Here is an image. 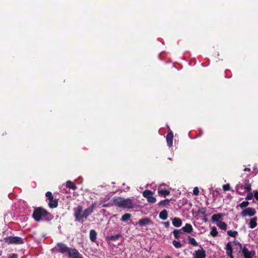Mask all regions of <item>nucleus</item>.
Wrapping results in <instances>:
<instances>
[{
	"instance_id": "f257e3e1",
	"label": "nucleus",
	"mask_w": 258,
	"mask_h": 258,
	"mask_svg": "<svg viewBox=\"0 0 258 258\" xmlns=\"http://www.w3.org/2000/svg\"><path fill=\"white\" fill-rule=\"evenodd\" d=\"M96 205V203H93L91 206L86 209L83 212L82 206L79 205L74 208V216L75 218V221L83 223L84 220L93 213Z\"/></svg>"
},
{
	"instance_id": "f03ea898",
	"label": "nucleus",
	"mask_w": 258,
	"mask_h": 258,
	"mask_svg": "<svg viewBox=\"0 0 258 258\" xmlns=\"http://www.w3.org/2000/svg\"><path fill=\"white\" fill-rule=\"evenodd\" d=\"M112 204L123 209H133L135 204L130 198L124 199L120 197H115L112 200Z\"/></svg>"
},
{
	"instance_id": "7ed1b4c3",
	"label": "nucleus",
	"mask_w": 258,
	"mask_h": 258,
	"mask_svg": "<svg viewBox=\"0 0 258 258\" xmlns=\"http://www.w3.org/2000/svg\"><path fill=\"white\" fill-rule=\"evenodd\" d=\"M32 217L36 221H40L41 220L49 221L53 218L50 213L41 207L35 209L32 214Z\"/></svg>"
},
{
	"instance_id": "20e7f679",
	"label": "nucleus",
	"mask_w": 258,
	"mask_h": 258,
	"mask_svg": "<svg viewBox=\"0 0 258 258\" xmlns=\"http://www.w3.org/2000/svg\"><path fill=\"white\" fill-rule=\"evenodd\" d=\"M71 249L66 244L62 242H59L57 243L53 250L56 252H60L61 254L68 255Z\"/></svg>"
},
{
	"instance_id": "39448f33",
	"label": "nucleus",
	"mask_w": 258,
	"mask_h": 258,
	"mask_svg": "<svg viewBox=\"0 0 258 258\" xmlns=\"http://www.w3.org/2000/svg\"><path fill=\"white\" fill-rule=\"evenodd\" d=\"M5 241L8 244H21L24 243V239L19 236H7Z\"/></svg>"
},
{
	"instance_id": "423d86ee",
	"label": "nucleus",
	"mask_w": 258,
	"mask_h": 258,
	"mask_svg": "<svg viewBox=\"0 0 258 258\" xmlns=\"http://www.w3.org/2000/svg\"><path fill=\"white\" fill-rule=\"evenodd\" d=\"M244 258H252L255 254L254 250H249L245 246L241 249Z\"/></svg>"
},
{
	"instance_id": "0eeeda50",
	"label": "nucleus",
	"mask_w": 258,
	"mask_h": 258,
	"mask_svg": "<svg viewBox=\"0 0 258 258\" xmlns=\"http://www.w3.org/2000/svg\"><path fill=\"white\" fill-rule=\"evenodd\" d=\"M255 213L256 211L254 208L249 207L243 210L241 213V215L244 217L246 216L252 217L254 216Z\"/></svg>"
},
{
	"instance_id": "6e6552de",
	"label": "nucleus",
	"mask_w": 258,
	"mask_h": 258,
	"mask_svg": "<svg viewBox=\"0 0 258 258\" xmlns=\"http://www.w3.org/2000/svg\"><path fill=\"white\" fill-rule=\"evenodd\" d=\"M193 256L194 258H206V251L203 248L201 247V249L195 251Z\"/></svg>"
},
{
	"instance_id": "1a4fd4ad",
	"label": "nucleus",
	"mask_w": 258,
	"mask_h": 258,
	"mask_svg": "<svg viewBox=\"0 0 258 258\" xmlns=\"http://www.w3.org/2000/svg\"><path fill=\"white\" fill-rule=\"evenodd\" d=\"M68 256L69 258H83L78 250L75 248H71Z\"/></svg>"
},
{
	"instance_id": "9d476101",
	"label": "nucleus",
	"mask_w": 258,
	"mask_h": 258,
	"mask_svg": "<svg viewBox=\"0 0 258 258\" xmlns=\"http://www.w3.org/2000/svg\"><path fill=\"white\" fill-rule=\"evenodd\" d=\"M173 135L171 131L168 132L166 136V141L167 145L170 147L172 146Z\"/></svg>"
},
{
	"instance_id": "9b49d317",
	"label": "nucleus",
	"mask_w": 258,
	"mask_h": 258,
	"mask_svg": "<svg viewBox=\"0 0 258 258\" xmlns=\"http://www.w3.org/2000/svg\"><path fill=\"white\" fill-rule=\"evenodd\" d=\"M150 223H151V220L148 218L141 219L138 223V224L141 227L149 225Z\"/></svg>"
},
{
	"instance_id": "f8f14e48",
	"label": "nucleus",
	"mask_w": 258,
	"mask_h": 258,
	"mask_svg": "<svg viewBox=\"0 0 258 258\" xmlns=\"http://www.w3.org/2000/svg\"><path fill=\"white\" fill-rule=\"evenodd\" d=\"M182 230L183 233V232H186L188 233H191L192 230L193 228L191 224L186 223L185 225L181 228Z\"/></svg>"
},
{
	"instance_id": "ddd939ff",
	"label": "nucleus",
	"mask_w": 258,
	"mask_h": 258,
	"mask_svg": "<svg viewBox=\"0 0 258 258\" xmlns=\"http://www.w3.org/2000/svg\"><path fill=\"white\" fill-rule=\"evenodd\" d=\"M226 254L227 256H231L233 253V249L232 243L231 242H228L226 245Z\"/></svg>"
},
{
	"instance_id": "4468645a",
	"label": "nucleus",
	"mask_w": 258,
	"mask_h": 258,
	"mask_svg": "<svg viewBox=\"0 0 258 258\" xmlns=\"http://www.w3.org/2000/svg\"><path fill=\"white\" fill-rule=\"evenodd\" d=\"M89 237L91 241L96 242L97 232L95 230L92 229L90 231Z\"/></svg>"
},
{
	"instance_id": "2eb2a0df",
	"label": "nucleus",
	"mask_w": 258,
	"mask_h": 258,
	"mask_svg": "<svg viewBox=\"0 0 258 258\" xmlns=\"http://www.w3.org/2000/svg\"><path fill=\"white\" fill-rule=\"evenodd\" d=\"M121 237V234L118 233L113 235H107L106 237L107 241H115Z\"/></svg>"
},
{
	"instance_id": "dca6fc26",
	"label": "nucleus",
	"mask_w": 258,
	"mask_h": 258,
	"mask_svg": "<svg viewBox=\"0 0 258 258\" xmlns=\"http://www.w3.org/2000/svg\"><path fill=\"white\" fill-rule=\"evenodd\" d=\"M222 214L220 213L214 214L212 216L211 220L212 222H215L217 224L218 222L220 221L219 220L222 218Z\"/></svg>"
},
{
	"instance_id": "f3484780",
	"label": "nucleus",
	"mask_w": 258,
	"mask_h": 258,
	"mask_svg": "<svg viewBox=\"0 0 258 258\" xmlns=\"http://www.w3.org/2000/svg\"><path fill=\"white\" fill-rule=\"evenodd\" d=\"M172 223L175 227H179L182 225V221L180 218L175 217L172 219Z\"/></svg>"
},
{
	"instance_id": "a211bd4d",
	"label": "nucleus",
	"mask_w": 258,
	"mask_h": 258,
	"mask_svg": "<svg viewBox=\"0 0 258 258\" xmlns=\"http://www.w3.org/2000/svg\"><path fill=\"white\" fill-rule=\"evenodd\" d=\"M173 235L176 239H179L181 237V235L183 234L181 229H174L173 231Z\"/></svg>"
},
{
	"instance_id": "6ab92c4d",
	"label": "nucleus",
	"mask_w": 258,
	"mask_h": 258,
	"mask_svg": "<svg viewBox=\"0 0 258 258\" xmlns=\"http://www.w3.org/2000/svg\"><path fill=\"white\" fill-rule=\"evenodd\" d=\"M159 218L163 220H165L168 217V212L166 210H163L159 213Z\"/></svg>"
},
{
	"instance_id": "aec40b11",
	"label": "nucleus",
	"mask_w": 258,
	"mask_h": 258,
	"mask_svg": "<svg viewBox=\"0 0 258 258\" xmlns=\"http://www.w3.org/2000/svg\"><path fill=\"white\" fill-rule=\"evenodd\" d=\"M257 226V218L254 217L250 219L249 223V227L251 229L255 228Z\"/></svg>"
},
{
	"instance_id": "412c9836",
	"label": "nucleus",
	"mask_w": 258,
	"mask_h": 258,
	"mask_svg": "<svg viewBox=\"0 0 258 258\" xmlns=\"http://www.w3.org/2000/svg\"><path fill=\"white\" fill-rule=\"evenodd\" d=\"M48 206L51 208H56L58 205V202L57 199H54L49 200Z\"/></svg>"
},
{
	"instance_id": "4be33fe9",
	"label": "nucleus",
	"mask_w": 258,
	"mask_h": 258,
	"mask_svg": "<svg viewBox=\"0 0 258 258\" xmlns=\"http://www.w3.org/2000/svg\"><path fill=\"white\" fill-rule=\"evenodd\" d=\"M170 200L168 199H165L160 201L158 205L160 207L163 208L169 205Z\"/></svg>"
},
{
	"instance_id": "5701e85b",
	"label": "nucleus",
	"mask_w": 258,
	"mask_h": 258,
	"mask_svg": "<svg viewBox=\"0 0 258 258\" xmlns=\"http://www.w3.org/2000/svg\"><path fill=\"white\" fill-rule=\"evenodd\" d=\"M243 186H244V188H245V189L248 191V192H249L250 191L251 188V183L249 182V180L248 179H245L244 180V184H243Z\"/></svg>"
},
{
	"instance_id": "b1692460",
	"label": "nucleus",
	"mask_w": 258,
	"mask_h": 258,
	"mask_svg": "<svg viewBox=\"0 0 258 258\" xmlns=\"http://www.w3.org/2000/svg\"><path fill=\"white\" fill-rule=\"evenodd\" d=\"M236 191L239 194H242L244 192V190L245 188H244L243 184L241 183H239L236 186Z\"/></svg>"
},
{
	"instance_id": "393cba45",
	"label": "nucleus",
	"mask_w": 258,
	"mask_h": 258,
	"mask_svg": "<svg viewBox=\"0 0 258 258\" xmlns=\"http://www.w3.org/2000/svg\"><path fill=\"white\" fill-rule=\"evenodd\" d=\"M217 226L222 230H225L227 229V225L226 223L223 221H219L217 223Z\"/></svg>"
},
{
	"instance_id": "a878e982",
	"label": "nucleus",
	"mask_w": 258,
	"mask_h": 258,
	"mask_svg": "<svg viewBox=\"0 0 258 258\" xmlns=\"http://www.w3.org/2000/svg\"><path fill=\"white\" fill-rule=\"evenodd\" d=\"M153 192L150 190H145L143 192V196L144 198L148 199L149 197L153 195Z\"/></svg>"
},
{
	"instance_id": "bb28decb",
	"label": "nucleus",
	"mask_w": 258,
	"mask_h": 258,
	"mask_svg": "<svg viewBox=\"0 0 258 258\" xmlns=\"http://www.w3.org/2000/svg\"><path fill=\"white\" fill-rule=\"evenodd\" d=\"M131 217H132V215L131 214H128V213L125 214L122 216V217L121 218V220L122 222H127L128 220H129L130 219Z\"/></svg>"
},
{
	"instance_id": "cd10ccee",
	"label": "nucleus",
	"mask_w": 258,
	"mask_h": 258,
	"mask_svg": "<svg viewBox=\"0 0 258 258\" xmlns=\"http://www.w3.org/2000/svg\"><path fill=\"white\" fill-rule=\"evenodd\" d=\"M66 186L73 190L77 189L76 186L74 184V183L73 182L71 181H68L66 182Z\"/></svg>"
},
{
	"instance_id": "c85d7f7f",
	"label": "nucleus",
	"mask_w": 258,
	"mask_h": 258,
	"mask_svg": "<svg viewBox=\"0 0 258 258\" xmlns=\"http://www.w3.org/2000/svg\"><path fill=\"white\" fill-rule=\"evenodd\" d=\"M188 243L193 246H198V244L195 239L190 236H188Z\"/></svg>"
},
{
	"instance_id": "c756f323",
	"label": "nucleus",
	"mask_w": 258,
	"mask_h": 258,
	"mask_svg": "<svg viewBox=\"0 0 258 258\" xmlns=\"http://www.w3.org/2000/svg\"><path fill=\"white\" fill-rule=\"evenodd\" d=\"M158 194L159 195L166 197L169 195L170 191L166 189H161L158 190Z\"/></svg>"
},
{
	"instance_id": "7c9ffc66",
	"label": "nucleus",
	"mask_w": 258,
	"mask_h": 258,
	"mask_svg": "<svg viewBox=\"0 0 258 258\" xmlns=\"http://www.w3.org/2000/svg\"><path fill=\"white\" fill-rule=\"evenodd\" d=\"M227 233L229 236L232 237H235L238 235V232L236 231L229 230Z\"/></svg>"
},
{
	"instance_id": "2f4dec72",
	"label": "nucleus",
	"mask_w": 258,
	"mask_h": 258,
	"mask_svg": "<svg viewBox=\"0 0 258 258\" xmlns=\"http://www.w3.org/2000/svg\"><path fill=\"white\" fill-rule=\"evenodd\" d=\"M218 233L217 228L215 227H212L210 232V234L213 237H216L217 236Z\"/></svg>"
},
{
	"instance_id": "473e14b6",
	"label": "nucleus",
	"mask_w": 258,
	"mask_h": 258,
	"mask_svg": "<svg viewBox=\"0 0 258 258\" xmlns=\"http://www.w3.org/2000/svg\"><path fill=\"white\" fill-rule=\"evenodd\" d=\"M172 244L174 245V246L176 248H179L181 247V246H182V244L180 243V242L175 240H174L172 241Z\"/></svg>"
},
{
	"instance_id": "72a5a7b5",
	"label": "nucleus",
	"mask_w": 258,
	"mask_h": 258,
	"mask_svg": "<svg viewBox=\"0 0 258 258\" xmlns=\"http://www.w3.org/2000/svg\"><path fill=\"white\" fill-rule=\"evenodd\" d=\"M147 200L149 203L152 204L155 203L156 201V199L154 197H153V195L149 197L148 199H147Z\"/></svg>"
},
{
	"instance_id": "f704fd0d",
	"label": "nucleus",
	"mask_w": 258,
	"mask_h": 258,
	"mask_svg": "<svg viewBox=\"0 0 258 258\" xmlns=\"http://www.w3.org/2000/svg\"><path fill=\"white\" fill-rule=\"evenodd\" d=\"M249 205L248 201H243L239 204V207L241 208L246 207Z\"/></svg>"
},
{
	"instance_id": "c9c22d12",
	"label": "nucleus",
	"mask_w": 258,
	"mask_h": 258,
	"mask_svg": "<svg viewBox=\"0 0 258 258\" xmlns=\"http://www.w3.org/2000/svg\"><path fill=\"white\" fill-rule=\"evenodd\" d=\"M253 197V195L252 192H250V191L248 193L245 199L246 200H251Z\"/></svg>"
},
{
	"instance_id": "e433bc0d",
	"label": "nucleus",
	"mask_w": 258,
	"mask_h": 258,
	"mask_svg": "<svg viewBox=\"0 0 258 258\" xmlns=\"http://www.w3.org/2000/svg\"><path fill=\"white\" fill-rule=\"evenodd\" d=\"M45 196L47 198V199L50 200H52V199L53 198L52 195V194L50 191H47L46 194H45Z\"/></svg>"
},
{
	"instance_id": "4c0bfd02",
	"label": "nucleus",
	"mask_w": 258,
	"mask_h": 258,
	"mask_svg": "<svg viewBox=\"0 0 258 258\" xmlns=\"http://www.w3.org/2000/svg\"><path fill=\"white\" fill-rule=\"evenodd\" d=\"M223 189L224 190L228 191L230 190V186L229 184H226L223 185Z\"/></svg>"
},
{
	"instance_id": "58836bf2",
	"label": "nucleus",
	"mask_w": 258,
	"mask_h": 258,
	"mask_svg": "<svg viewBox=\"0 0 258 258\" xmlns=\"http://www.w3.org/2000/svg\"><path fill=\"white\" fill-rule=\"evenodd\" d=\"M199 190L198 187H195L193 190V195L197 196L199 195Z\"/></svg>"
},
{
	"instance_id": "ea45409f",
	"label": "nucleus",
	"mask_w": 258,
	"mask_h": 258,
	"mask_svg": "<svg viewBox=\"0 0 258 258\" xmlns=\"http://www.w3.org/2000/svg\"><path fill=\"white\" fill-rule=\"evenodd\" d=\"M234 243L235 245H237L239 246V248H240V249L241 250L243 246H242V244L238 241L237 240H234Z\"/></svg>"
},
{
	"instance_id": "a19ab883",
	"label": "nucleus",
	"mask_w": 258,
	"mask_h": 258,
	"mask_svg": "<svg viewBox=\"0 0 258 258\" xmlns=\"http://www.w3.org/2000/svg\"><path fill=\"white\" fill-rule=\"evenodd\" d=\"M8 258H18V255L16 253H13L10 254Z\"/></svg>"
},
{
	"instance_id": "79ce46f5",
	"label": "nucleus",
	"mask_w": 258,
	"mask_h": 258,
	"mask_svg": "<svg viewBox=\"0 0 258 258\" xmlns=\"http://www.w3.org/2000/svg\"><path fill=\"white\" fill-rule=\"evenodd\" d=\"M253 197L257 200H258V191L257 190H255L254 191V195H253Z\"/></svg>"
},
{
	"instance_id": "37998d69",
	"label": "nucleus",
	"mask_w": 258,
	"mask_h": 258,
	"mask_svg": "<svg viewBox=\"0 0 258 258\" xmlns=\"http://www.w3.org/2000/svg\"><path fill=\"white\" fill-rule=\"evenodd\" d=\"M163 224L164 225L165 227H166V228L169 227V226L170 225V222H168V221L165 222H163Z\"/></svg>"
},
{
	"instance_id": "c03bdc74",
	"label": "nucleus",
	"mask_w": 258,
	"mask_h": 258,
	"mask_svg": "<svg viewBox=\"0 0 258 258\" xmlns=\"http://www.w3.org/2000/svg\"><path fill=\"white\" fill-rule=\"evenodd\" d=\"M201 213L202 214V215H205L206 214V210L203 209H202L201 211Z\"/></svg>"
},
{
	"instance_id": "a18cd8bd",
	"label": "nucleus",
	"mask_w": 258,
	"mask_h": 258,
	"mask_svg": "<svg viewBox=\"0 0 258 258\" xmlns=\"http://www.w3.org/2000/svg\"><path fill=\"white\" fill-rule=\"evenodd\" d=\"M244 171H250V169L249 168H245L244 169Z\"/></svg>"
},
{
	"instance_id": "49530a36",
	"label": "nucleus",
	"mask_w": 258,
	"mask_h": 258,
	"mask_svg": "<svg viewBox=\"0 0 258 258\" xmlns=\"http://www.w3.org/2000/svg\"><path fill=\"white\" fill-rule=\"evenodd\" d=\"M165 258H172V257L170 256H166Z\"/></svg>"
},
{
	"instance_id": "de8ad7c7",
	"label": "nucleus",
	"mask_w": 258,
	"mask_h": 258,
	"mask_svg": "<svg viewBox=\"0 0 258 258\" xmlns=\"http://www.w3.org/2000/svg\"><path fill=\"white\" fill-rule=\"evenodd\" d=\"M230 258H234L232 254L231 256H228Z\"/></svg>"
},
{
	"instance_id": "09e8293b",
	"label": "nucleus",
	"mask_w": 258,
	"mask_h": 258,
	"mask_svg": "<svg viewBox=\"0 0 258 258\" xmlns=\"http://www.w3.org/2000/svg\"><path fill=\"white\" fill-rule=\"evenodd\" d=\"M2 251L1 250H0V256L2 255Z\"/></svg>"
},
{
	"instance_id": "8fccbe9b",
	"label": "nucleus",
	"mask_w": 258,
	"mask_h": 258,
	"mask_svg": "<svg viewBox=\"0 0 258 258\" xmlns=\"http://www.w3.org/2000/svg\"><path fill=\"white\" fill-rule=\"evenodd\" d=\"M126 188H127V190H129L130 189V187L129 186H127Z\"/></svg>"
},
{
	"instance_id": "3c124183",
	"label": "nucleus",
	"mask_w": 258,
	"mask_h": 258,
	"mask_svg": "<svg viewBox=\"0 0 258 258\" xmlns=\"http://www.w3.org/2000/svg\"><path fill=\"white\" fill-rule=\"evenodd\" d=\"M103 207H106V205H103Z\"/></svg>"
},
{
	"instance_id": "603ef678",
	"label": "nucleus",
	"mask_w": 258,
	"mask_h": 258,
	"mask_svg": "<svg viewBox=\"0 0 258 258\" xmlns=\"http://www.w3.org/2000/svg\"><path fill=\"white\" fill-rule=\"evenodd\" d=\"M168 159H169V160H171V158H168Z\"/></svg>"
}]
</instances>
